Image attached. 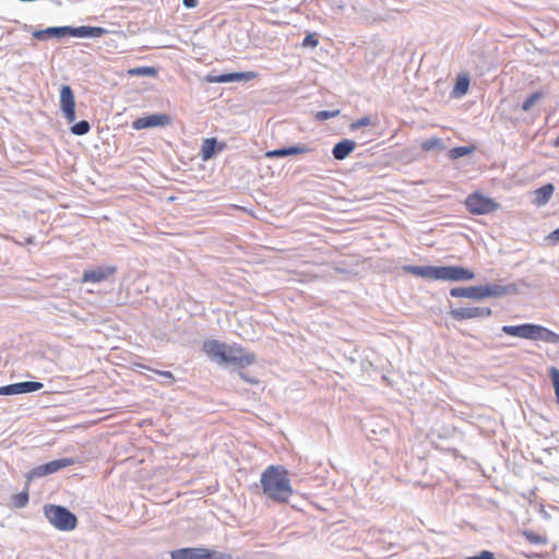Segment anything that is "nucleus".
Listing matches in <instances>:
<instances>
[{
  "mask_svg": "<svg viewBox=\"0 0 559 559\" xmlns=\"http://www.w3.org/2000/svg\"><path fill=\"white\" fill-rule=\"evenodd\" d=\"M263 495L278 503L287 502L294 490L288 478V471L282 465H270L260 478Z\"/></svg>",
  "mask_w": 559,
  "mask_h": 559,
  "instance_id": "obj_1",
  "label": "nucleus"
},
{
  "mask_svg": "<svg viewBox=\"0 0 559 559\" xmlns=\"http://www.w3.org/2000/svg\"><path fill=\"white\" fill-rule=\"evenodd\" d=\"M203 349L209 357L216 360L219 365H234L240 368L252 365L255 361V355L247 353L239 345H227L216 340L205 341Z\"/></svg>",
  "mask_w": 559,
  "mask_h": 559,
  "instance_id": "obj_2",
  "label": "nucleus"
},
{
  "mask_svg": "<svg viewBox=\"0 0 559 559\" xmlns=\"http://www.w3.org/2000/svg\"><path fill=\"white\" fill-rule=\"evenodd\" d=\"M403 271L423 278L448 282H467L475 278V273L461 265H404Z\"/></svg>",
  "mask_w": 559,
  "mask_h": 559,
  "instance_id": "obj_3",
  "label": "nucleus"
},
{
  "mask_svg": "<svg viewBox=\"0 0 559 559\" xmlns=\"http://www.w3.org/2000/svg\"><path fill=\"white\" fill-rule=\"evenodd\" d=\"M518 293L519 288L514 283L508 285L488 284L471 287H453L450 289L451 297L469 298L473 300H483L490 297L498 298Z\"/></svg>",
  "mask_w": 559,
  "mask_h": 559,
  "instance_id": "obj_4",
  "label": "nucleus"
},
{
  "mask_svg": "<svg viewBox=\"0 0 559 559\" xmlns=\"http://www.w3.org/2000/svg\"><path fill=\"white\" fill-rule=\"evenodd\" d=\"M347 8H350L357 16V20L367 23L390 19V15L384 11L382 5H379V2H344L337 5V10H346Z\"/></svg>",
  "mask_w": 559,
  "mask_h": 559,
  "instance_id": "obj_5",
  "label": "nucleus"
},
{
  "mask_svg": "<svg viewBox=\"0 0 559 559\" xmlns=\"http://www.w3.org/2000/svg\"><path fill=\"white\" fill-rule=\"evenodd\" d=\"M44 514L55 528L62 532L72 531L78 525L76 515L63 506L46 504Z\"/></svg>",
  "mask_w": 559,
  "mask_h": 559,
  "instance_id": "obj_6",
  "label": "nucleus"
},
{
  "mask_svg": "<svg viewBox=\"0 0 559 559\" xmlns=\"http://www.w3.org/2000/svg\"><path fill=\"white\" fill-rule=\"evenodd\" d=\"M171 559H233L231 555L204 547H186L173 550Z\"/></svg>",
  "mask_w": 559,
  "mask_h": 559,
  "instance_id": "obj_7",
  "label": "nucleus"
},
{
  "mask_svg": "<svg viewBox=\"0 0 559 559\" xmlns=\"http://www.w3.org/2000/svg\"><path fill=\"white\" fill-rule=\"evenodd\" d=\"M465 206L475 215L489 214L499 207V204L478 192L469 194L465 200Z\"/></svg>",
  "mask_w": 559,
  "mask_h": 559,
  "instance_id": "obj_8",
  "label": "nucleus"
},
{
  "mask_svg": "<svg viewBox=\"0 0 559 559\" xmlns=\"http://www.w3.org/2000/svg\"><path fill=\"white\" fill-rule=\"evenodd\" d=\"M73 464H74V460L68 459V457L50 461L48 463L41 464V465L33 468L27 474V480L29 481L33 478L44 477V476L53 474L62 468L71 466Z\"/></svg>",
  "mask_w": 559,
  "mask_h": 559,
  "instance_id": "obj_9",
  "label": "nucleus"
},
{
  "mask_svg": "<svg viewBox=\"0 0 559 559\" xmlns=\"http://www.w3.org/2000/svg\"><path fill=\"white\" fill-rule=\"evenodd\" d=\"M60 109L69 123H73L75 121L74 93L69 85H62L60 88Z\"/></svg>",
  "mask_w": 559,
  "mask_h": 559,
  "instance_id": "obj_10",
  "label": "nucleus"
},
{
  "mask_svg": "<svg viewBox=\"0 0 559 559\" xmlns=\"http://www.w3.org/2000/svg\"><path fill=\"white\" fill-rule=\"evenodd\" d=\"M491 314L492 311L488 307H461L449 311V316L457 321L489 318Z\"/></svg>",
  "mask_w": 559,
  "mask_h": 559,
  "instance_id": "obj_11",
  "label": "nucleus"
},
{
  "mask_svg": "<svg viewBox=\"0 0 559 559\" xmlns=\"http://www.w3.org/2000/svg\"><path fill=\"white\" fill-rule=\"evenodd\" d=\"M171 121L170 117L166 114H153L150 116L141 117L132 122L134 130H142L154 127H165Z\"/></svg>",
  "mask_w": 559,
  "mask_h": 559,
  "instance_id": "obj_12",
  "label": "nucleus"
},
{
  "mask_svg": "<svg viewBox=\"0 0 559 559\" xmlns=\"http://www.w3.org/2000/svg\"><path fill=\"white\" fill-rule=\"evenodd\" d=\"M67 35L79 38H98L109 33L107 28L100 26H67Z\"/></svg>",
  "mask_w": 559,
  "mask_h": 559,
  "instance_id": "obj_13",
  "label": "nucleus"
},
{
  "mask_svg": "<svg viewBox=\"0 0 559 559\" xmlns=\"http://www.w3.org/2000/svg\"><path fill=\"white\" fill-rule=\"evenodd\" d=\"M227 144L225 142H218L216 138L204 139L202 142L200 156L204 162L210 160L217 153L223 152Z\"/></svg>",
  "mask_w": 559,
  "mask_h": 559,
  "instance_id": "obj_14",
  "label": "nucleus"
},
{
  "mask_svg": "<svg viewBox=\"0 0 559 559\" xmlns=\"http://www.w3.org/2000/svg\"><path fill=\"white\" fill-rule=\"evenodd\" d=\"M116 272L115 266H97L95 269L85 270L82 275L83 283H100Z\"/></svg>",
  "mask_w": 559,
  "mask_h": 559,
  "instance_id": "obj_15",
  "label": "nucleus"
},
{
  "mask_svg": "<svg viewBox=\"0 0 559 559\" xmlns=\"http://www.w3.org/2000/svg\"><path fill=\"white\" fill-rule=\"evenodd\" d=\"M311 151H312V148H310L306 144H296V145L288 146V147H281V148L267 151L265 153V157H267V158H283V157H287V156H292V155H297V154H307V153H309Z\"/></svg>",
  "mask_w": 559,
  "mask_h": 559,
  "instance_id": "obj_16",
  "label": "nucleus"
},
{
  "mask_svg": "<svg viewBox=\"0 0 559 559\" xmlns=\"http://www.w3.org/2000/svg\"><path fill=\"white\" fill-rule=\"evenodd\" d=\"M252 76L250 72H231L224 74H207L204 78V82L206 83H229V82H240L242 80H247Z\"/></svg>",
  "mask_w": 559,
  "mask_h": 559,
  "instance_id": "obj_17",
  "label": "nucleus"
},
{
  "mask_svg": "<svg viewBox=\"0 0 559 559\" xmlns=\"http://www.w3.org/2000/svg\"><path fill=\"white\" fill-rule=\"evenodd\" d=\"M502 332L510 336L532 340L533 338V331H534V324L533 323H523L519 325H503Z\"/></svg>",
  "mask_w": 559,
  "mask_h": 559,
  "instance_id": "obj_18",
  "label": "nucleus"
},
{
  "mask_svg": "<svg viewBox=\"0 0 559 559\" xmlns=\"http://www.w3.org/2000/svg\"><path fill=\"white\" fill-rule=\"evenodd\" d=\"M356 143L353 140L344 139L337 142L332 148V155L336 160H343L354 152Z\"/></svg>",
  "mask_w": 559,
  "mask_h": 559,
  "instance_id": "obj_19",
  "label": "nucleus"
},
{
  "mask_svg": "<svg viewBox=\"0 0 559 559\" xmlns=\"http://www.w3.org/2000/svg\"><path fill=\"white\" fill-rule=\"evenodd\" d=\"M67 26H51L45 29H37L33 32V37L38 40H46L48 38H61L67 36Z\"/></svg>",
  "mask_w": 559,
  "mask_h": 559,
  "instance_id": "obj_20",
  "label": "nucleus"
},
{
  "mask_svg": "<svg viewBox=\"0 0 559 559\" xmlns=\"http://www.w3.org/2000/svg\"><path fill=\"white\" fill-rule=\"evenodd\" d=\"M543 341L550 344H559V334L538 324H534L532 341Z\"/></svg>",
  "mask_w": 559,
  "mask_h": 559,
  "instance_id": "obj_21",
  "label": "nucleus"
},
{
  "mask_svg": "<svg viewBox=\"0 0 559 559\" xmlns=\"http://www.w3.org/2000/svg\"><path fill=\"white\" fill-rule=\"evenodd\" d=\"M554 191H555V187L552 183H546V185L542 186L540 188H538L534 191V194H535L534 202L537 205H545L551 198Z\"/></svg>",
  "mask_w": 559,
  "mask_h": 559,
  "instance_id": "obj_22",
  "label": "nucleus"
},
{
  "mask_svg": "<svg viewBox=\"0 0 559 559\" xmlns=\"http://www.w3.org/2000/svg\"><path fill=\"white\" fill-rule=\"evenodd\" d=\"M43 388H44V384L41 382H37V381H23V382L13 383L14 395L35 392Z\"/></svg>",
  "mask_w": 559,
  "mask_h": 559,
  "instance_id": "obj_23",
  "label": "nucleus"
},
{
  "mask_svg": "<svg viewBox=\"0 0 559 559\" xmlns=\"http://www.w3.org/2000/svg\"><path fill=\"white\" fill-rule=\"evenodd\" d=\"M158 73V69L155 68V67H147V66H143V67H136V68H131L128 70V75L129 76H148V78H154L156 76Z\"/></svg>",
  "mask_w": 559,
  "mask_h": 559,
  "instance_id": "obj_24",
  "label": "nucleus"
},
{
  "mask_svg": "<svg viewBox=\"0 0 559 559\" xmlns=\"http://www.w3.org/2000/svg\"><path fill=\"white\" fill-rule=\"evenodd\" d=\"M469 87V78L467 75H460L456 79L455 85L452 91V95L461 97L465 95Z\"/></svg>",
  "mask_w": 559,
  "mask_h": 559,
  "instance_id": "obj_25",
  "label": "nucleus"
},
{
  "mask_svg": "<svg viewBox=\"0 0 559 559\" xmlns=\"http://www.w3.org/2000/svg\"><path fill=\"white\" fill-rule=\"evenodd\" d=\"M423 151L443 150V141L440 138H430L421 143Z\"/></svg>",
  "mask_w": 559,
  "mask_h": 559,
  "instance_id": "obj_26",
  "label": "nucleus"
},
{
  "mask_svg": "<svg viewBox=\"0 0 559 559\" xmlns=\"http://www.w3.org/2000/svg\"><path fill=\"white\" fill-rule=\"evenodd\" d=\"M91 124L87 120H81L71 126L70 131L75 135H85L90 132Z\"/></svg>",
  "mask_w": 559,
  "mask_h": 559,
  "instance_id": "obj_27",
  "label": "nucleus"
},
{
  "mask_svg": "<svg viewBox=\"0 0 559 559\" xmlns=\"http://www.w3.org/2000/svg\"><path fill=\"white\" fill-rule=\"evenodd\" d=\"M29 501V495L27 487L22 491L12 497V503L15 508H24Z\"/></svg>",
  "mask_w": 559,
  "mask_h": 559,
  "instance_id": "obj_28",
  "label": "nucleus"
},
{
  "mask_svg": "<svg viewBox=\"0 0 559 559\" xmlns=\"http://www.w3.org/2000/svg\"><path fill=\"white\" fill-rule=\"evenodd\" d=\"M473 152V147L471 146H456L449 151V157L451 159H459L464 157Z\"/></svg>",
  "mask_w": 559,
  "mask_h": 559,
  "instance_id": "obj_29",
  "label": "nucleus"
},
{
  "mask_svg": "<svg viewBox=\"0 0 559 559\" xmlns=\"http://www.w3.org/2000/svg\"><path fill=\"white\" fill-rule=\"evenodd\" d=\"M524 537L527 542L534 545H543L546 544V537L538 535L532 531H524L523 532Z\"/></svg>",
  "mask_w": 559,
  "mask_h": 559,
  "instance_id": "obj_30",
  "label": "nucleus"
},
{
  "mask_svg": "<svg viewBox=\"0 0 559 559\" xmlns=\"http://www.w3.org/2000/svg\"><path fill=\"white\" fill-rule=\"evenodd\" d=\"M330 7V11L333 15H340V14H343V15H346L347 17L349 19H356L357 20V16L354 14V12L350 10V8H347L346 10H337V4H334V2H326Z\"/></svg>",
  "mask_w": 559,
  "mask_h": 559,
  "instance_id": "obj_31",
  "label": "nucleus"
},
{
  "mask_svg": "<svg viewBox=\"0 0 559 559\" xmlns=\"http://www.w3.org/2000/svg\"><path fill=\"white\" fill-rule=\"evenodd\" d=\"M341 114L340 109H333V110H320L316 114V119L319 121H325L332 118L337 117Z\"/></svg>",
  "mask_w": 559,
  "mask_h": 559,
  "instance_id": "obj_32",
  "label": "nucleus"
},
{
  "mask_svg": "<svg viewBox=\"0 0 559 559\" xmlns=\"http://www.w3.org/2000/svg\"><path fill=\"white\" fill-rule=\"evenodd\" d=\"M540 93H533L532 95H530L522 104V109L524 111H528L534 105L535 103L540 98Z\"/></svg>",
  "mask_w": 559,
  "mask_h": 559,
  "instance_id": "obj_33",
  "label": "nucleus"
},
{
  "mask_svg": "<svg viewBox=\"0 0 559 559\" xmlns=\"http://www.w3.org/2000/svg\"><path fill=\"white\" fill-rule=\"evenodd\" d=\"M371 124V119L369 117H362L350 123L349 128L352 131H356L362 127H367Z\"/></svg>",
  "mask_w": 559,
  "mask_h": 559,
  "instance_id": "obj_34",
  "label": "nucleus"
},
{
  "mask_svg": "<svg viewBox=\"0 0 559 559\" xmlns=\"http://www.w3.org/2000/svg\"><path fill=\"white\" fill-rule=\"evenodd\" d=\"M319 45V40L316 36V34H308L304 40H302V44L301 46L305 47V48H316L317 46Z\"/></svg>",
  "mask_w": 559,
  "mask_h": 559,
  "instance_id": "obj_35",
  "label": "nucleus"
},
{
  "mask_svg": "<svg viewBox=\"0 0 559 559\" xmlns=\"http://www.w3.org/2000/svg\"><path fill=\"white\" fill-rule=\"evenodd\" d=\"M465 559H496L495 554L489 550H483L476 556H469Z\"/></svg>",
  "mask_w": 559,
  "mask_h": 559,
  "instance_id": "obj_36",
  "label": "nucleus"
},
{
  "mask_svg": "<svg viewBox=\"0 0 559 559\" xmlns=\"http://www.w3.org/2000/svg\"><path fill=\"white\" fill-rule=\"evenodd\" d=\"M0 395H14L13 383L0 386Z\"/></svg>",
  "mask_w": 559,
  "mask_h": 559,
  "instance_id": "obj_37",
  "label": "nucleus"
},
{
  "mask_svg": "<svg viewBox=\"0 0 559 559\" xmlns=\"http://www.w3.org/2000/svg\"><path fill=\"white\" fill-rule=\"evenodd\" d=\"M157 373L163 378L168 379L169 383H173L175 381V377L170 371H157Z\"/></svg>",
  "mask_w": 559,
  "mask_h": 559,
  "instance_id": "obj_38",
  "label": "nucleus"
},
{
  "mask_svg": "<svg viewBox=\"0 0 559 559\" xmlns=\"http://www.w3.org/2000/svg\"><path fill=\"white\" fill-rule=\"evenodd\" d=\"M238 373L245 381L249 383H258L257 379L249 377L245 371H239Z\"/></svg>",
  "mask_w": 559,
  "mask_h": 559,
  "instance_id": "obj_39",
  "label": "nucleus"
},
{
  "mask_svg": "<svg viewBox=\"0 0 559 559\" xmlns=\"http://www.w3.org/2000/svg\"><path fill=\"white\" fill-rule=\"evenodd\" d=\"M549 238L559 241V227L549 235Z\"/></svg>",
  "mask_w": 559,
  "mask_h": 559,
  "instance_id": "obj_40",
  "label": "nucleus"
},
{
  "mask_svg": "<svg viewBox=\"0 0 559 559\" xmlns=\"http://www.w3.org/2000/svg\"><path fill=\"white\" fill-rule=\"evenodd\" d=\"M198 3L199 2H182L183 7L186 9H194V8H197Z\"/></svg>",
  "mask_w": 559,
  "mask_h": 559,
  "instance_id": "obj_41",
  "label": "nucleus"
},
{
  "mask_svg": "<svg viewBox=\"0 0 559 559\" xmlns=\"http://www.w3.org/2000/svg\"><path fill=\"white\" fill-rule=\"evenodd\" d=\"M554 145L559 147V133H558V136L556 138V140L554 142Z\"/></svg>",
  "mask_w": 559,
  "mask_h": 559,
  "instance_id": "obj_42",
  "label": "nucleus"
},
{
  "mask_svg": "<svg viewBox=\"0 0 559 559\" xmlns=\"http://www.w3.org/2000/svg\"><path fill=\"white\" fill-rule=\"evenodd\" d=\"M335 271H336L337 273H342V274H343V273H346V271H345L344 269H341V267H335Z\"/></svg>",
  "mask_w": 559,
  "mask_h": 559,
  "instance_id": "obj_43",
  "label": "nucleus"
}]
</instances>
